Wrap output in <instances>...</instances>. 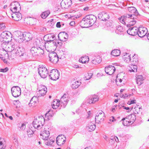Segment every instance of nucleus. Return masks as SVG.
Masks as SVG:
<instances>
[{"mask_svg": "<svg viewBox=\"0 0 149 149\" xmlns=\"http://www.w3.org/2000/svg\"><path fill=\"white\" fill-rule=\"evenodd\" d=\"M128 10L131 14H125L118 18L120 22L123 24H125L126 21L127 22V20L128 19H136V16L139 14L136 8L134 7H128Z\"/></svg>", "mask_w": 149, "mask_h": 149, "instance_id": "obj_1", "label": "nucleus"}, {"mask_svg": "<svg viewBox=\"0 0 149 149\" xmlns=\"http://www.w3.org/2000/svg\"><path fill=\"white\" fill-rule=\"evenodd\" d=\"M96 20L97 18L95 16L90 15L84 18L81 21V23L84 25L89 24L88 26H91L95 23Z\"/></svg>", "mask_w": 149, "mask_h": 149, "instance_id": "obj_2", "label": "nucleus"}, {"mask_svg": "<svg viewBox=\"0 0 149 149\" xmlns=\"http://www.w3.org/2000/svg\"><path fill=\"white\" fill-rule=\"evenodd\" d=\"M0 41L2 43H8L11 40L12 35L11 33L7 31H5L3 32L0 35Z\"/></svg>", "mask_w": 149, "mask_h": 149, "instance_id": "obj_3", "label": "nucleus"}, {"mask_svg": "<svg viewBox=\"0 0 149 149\" xmlns=\"http://www.w3.org/2000/svg\"><path fill=\"white\" fill-rule=\"evenodd\" d=\"M45 119L42 116H38V118L35 119L33 122V127L38 130L42 128Z\"/></svg>", "mask_w": 149, "mask_h": 149, "instance_id": "obj_4", "label": "nucleus"}, {"mask_svg": "<svg viewBox=\"0 0 149 149\" xmlns=\"http://www.w3.org/2000/svg\"><path fill=\"white\" fill-rule=\"evenodd\" d=\"M40 134L41 137L44 140H48L49 136V130L50 129L47 125L45 126L44 127H42Z\"/></svg>", "mask_w": 149, "mask_h": 149, "instance_id": "obj_5", "label": "nucleus"}, {"mask_svg": "<svg viewBox=\"0 0 149 149\" xmlns=\"http://www.w3.org/2000/svg\"><path fill=\"white\" fill-rule=\"evenodd\" d=\"M1 46L3 48L2 49V50L3 51H5L6 53L8 52H13V51L15 50V48L16 46L13 43V44H10L7 43L6 45V43L1 44Z\"/></svg>", "mask_w": 149, "mask_h": 149, "instance_id": "obj_6", "label": "nucleus"}, {"mask_svg": "<svg viewBox=\"0 0 149 149\" xmlns=\"http://www.w3.org/2000/svg\"><path fill=\"white\" fill-rule=\"evenodd\" d=\"M31 53L33 56L42 55L44 53L43 49L38 47H33L30 49Z\"/></svg>", "mask_w": 149, "mask_h": 149, "instance_id": "obj_7", "label": "nucleus"}, {"mask_svg": "<svg viewBox=\"0 0 149 149\" xmlns=\"http://www.w3.org/2000/svg\"><path fill=\"white\" fill-rule=\"evenodd\" d=\"M59 72L57 69H53L51 70L49 74V78L53 80H56L59 77Z\"/></svg>", "mask_w": 149, "mask_h": 149, "instance_id": "obj_8", "label": "nucleus"}, {"mask_svg": "<svg viewBox=\"0 0 149 149\" xmlns=\"http://www.w3.org/2000/svg\"><path fill=\"white\" fill-rule=\"evenodd\" d=\"M38 72L40 77L43 78H46L49 73L47 69L44 66L38 68Z\"/></svg>", "mask_w": 149, "mask_h": 149, "instance_id": "obj_9", "label": "nucleus"}, {"mask_svg": "<svg viewBox=\"0 0 149 149\" xmlns=\"http://www.w3.org/2000/svg\"><path fill=\"white\" fill-rule=\"evenodd\" d=\"M20 8L19 3L17 1L12 2L10 5V10L13 13L19 12Z\"/></svg>", "mask_w": 149, "mask_h": 149, "instance_id": "obj_10", "label": "nucleus"}, {"mask_svg": "<svg viewBox=\"0 0 149 149\" xmlns=\"http://www.w3.org/2000/svg\"><path fill=\"white\" fill-rule=\"evenodd\" d=\"M104 114L102 111H99L96 115L95 117V122L99 124L101 122L103 121L105 118Z\"/></svg>", "mask_w": 149, "mask_h": 149, "instance_id": "obj_11", "label": "nucleus"}, {"mask_svg": "<svg viewBox=\"0 0 149 149\" xmlns=\"http://www.w3.org/2000/svg\"><path fill=\"white\" fill-rule=\"evenodd\" d=\"M69 100V97L68 95L66 94H64L61 97L60 100V106L63 108L65 107L67 104Z\"/></svg>", "mask_w": 149, "mask_h": 149, "instance_id": "obj_12", "label": "nucleus"}, {"mask_svg": "<svg viewBox=\"0 0 149 149\" xmlns=\"http://www.w3.org/2000/svg\"><path fill=\"white\" fill-rule=\"evenodd\" d=\"M11 91L12 95L14 97H18L21 94V89L17 86H13L11 89Z\"/></svg>", "mask_w": 149, "mask_h": 149, "instance_id": "obj_13", "label": "nucleus"}, {"mask_svg": "<svg viewBox=\"0 0 149 149\" xmlns=\"http://www.w3.org/2000/svg\"><path fill=\"white\" fill-rule=\"evenodd\" d=\"M49 56L50 61L54 63H56L58 61V57L57 54L54 51L49 53Z\"/></svg>", "mask_w": 149, "mask_h": 149, "instance_id": "obj_14", "label": "nucleus"}, {"mask_svg": "<svg viewBox=\"0 0 149 149\" xmlns=\"http://www.w3.org/2000/svg\"><path fill=\"white\" fill-rule=\"evenodd\" d=\"M138 36L141 38L144 37L147 35L148 30L145 27L139 26L138 29Z\"/></svg>", "mask_w": 149, "mask_h": 149, "instance_id": "obj_15", "label": "nucleus"}, {"mask_svg": "<svg viewBox=\"0 0 149 149\" xmlns=\"http://www.w3.org/2000/svg\"><path fill=\"white\" fill-rule=\"evenodd\" d=\"M13 53L15 54L16 56H23L25 53V49L22 47H17L13 51Z\"/></svg>", "mask_w": 149, "mask_h": 149, "instance_id": "obj_16", "label": "nucleus"}, {"mask_svg": "<svg viewBox=\"0 0 149 149\" xmlns=\"http://www.w3.org/2000/svg\"><path fill=\"white\" fill-rule=\"evenodd\" d=\"M66 141V137L64 135H59L56 138V143L58 146H61L63 145Z\"/></svg>", "mask_w": 149, "mask_h": 149, "instance_id": "obj_17", "label": "nucleus"}, {"mask_svg": "<svg viewBox=\"0 0 149 149\" xmlns=\"http://www.w3.org/2000/svg\"><path fill=\"white\" fill-rule=\"evenodd\" d=\"M116 70L115 68L113 66L110 65L105 68V71L106 73L109 75H111L115 72Z\"/></svg>", "mask_w": 149, "mask_h": 149, "instance_id": "obj_18", "label": "nucleus"}, {"mask_svg": "<svg viewBox=\"0 0 149 149\" xmlns=\"http://www.w3.org/2000/svg\"><path fill=\"white\" fill-rule=\"evenodd\" d=\"M72 4L71 0H63L61 3V6L63 8H67Z\"/></svg>", "mask_w": 149, "mask_h": 149, "instance_id": "obj_19", "label": "nucleus"}, {"mask_svg": "<svg viewBox=\"0 0 149 149\" xmlns=\"http://www.w3.org/2000/svg\"><path fill=\"white\" fill-rule=\"evenodd\" d=\"M99 100V98L97 95H91L87 100V102L90 104H93L98 101Z\"/></svg>", "mask_w": 149, "mask_h": 149, "instance_id": "obj_20", "label": "nucleus"}, {"mask_svg": "<svg viewBox=\"0 0 149 149\" xmlns=\"http://www.w3.org/2000/svg\"><path fill=\"white\" fill-rule=\"evenodd\" d=\"M138 28L135 26L129 28L127 31V33L130 35L134 36L138 33Z\"/></svg>", "mask_w": 149, "mask_h": 149, "instance_id": "obj_21", "label": "nucleus"}, {"mask_svg": "<svg viewBox=\"0 0 149 149\" xmlns=\"http://www.w3.org/2000/svg\"><path fill=\"white\" fill-rule=\"evenodd\" d=\"M58 37L61 41L64 42L68 38V34L64 32H61L58 34Z\"/></svg>", "mask_w": 149, "mask_h": 149, "instance_id": "obj_22", "label": "nucleus"}, {"mask_svg": "<svg viewBox=\"0 0 149 149\" xmlns=\"http://www.w3.org/2000/svg\"><path fill=\"white\" fill-rule=\"evenodd\" d=\"M98 17L102 20L106 21L107 19H109V16L105 12H103L98 15Z\"/></svg>", "mask_w": 149, "mask_h": 149, "instance_id": "obj_23", "label": "nucleus"}, {"mask_svg": "<svg viewBox=\"0 0 149 149\" xmlns=\"http://www.w3.org/2000/svg\"><path fill=\"white\" fill-rule=\"evenodd\" d=\"M24 32L23 33L20 31H17L16 32V36L17 37V40H18L19 43H21L22 42L24 41Z\"/></svg>", "mask_w": 149, "mask_h": 149, "instance_id": "obj_24", "label": "nucleus"}, {"mask_svg": "<svg viewBox=\"0 0 149 149\" xmlns=\"http://www.w3.org/2000/svg\"><path fill=\"white\" fill-rule=\"evenodd\" d=\"M11 16L13 19L17 21H18L22 18V14L18 11L11 14Z\"/></svg>", "mask_w": 149, "mask_h": 149, "instance_id": "obj_25", "label": "nucleus"}, {"mask_svg": "<svg viewBox=\"0 0 149 149\" xmlns=\"http://www.w3.org/2000/svg\"><path fill=\"white\" fill-rule=\"evenodd\" d=\"M135 19H128L127 20V22L126 21L125 25L128 27H129L131 26H133L136 23V21ZM124 24L125 25V24Z\"/></svg>", "mask_w": 149, "mask_h": 149, "instance_id": "obj_26", "label": "nucleus"}, {"mask_svg": "<svg viewBox=\"0 0 149 149\" xmlns=\"http://www.w3.org/2000/svg\"><path fill=\"white\" fill-rule=\"evenodd\" d=\"M24 41L26 42H28L31 40L33 38L32 34L29 32H24Z\"/></svg>", "mask_w": 149, "mask_h": 149, "instance_id": "obj_27", "label": "nucleus"}, {"mask_svg": "<svg viewBox=\"0 0 149 149\" xmlns=\"http://www.w3.org/2000/svg\"><path fill=\"white\" fill-rule=\"evenodd\" d=\"M96 126L95 124L92 122H90L86 126V129L89 132H91L94 130Z\"/></svg>", "mask_w": 149, "mask_h": 149, "instance_id": "obj_28", "label": "nucleus"}, {"mask_svg": "<svg viewBox=\"0 0 149 149\" xmlns=\"http://www.w3.org/2000/svg\"><path fill=\"white\" fill-rule=\"evenodd\" d=\"M136 83L139 85H141L143 83V80L144 79L142 75H138L136 77Z\"/></svg>", "mask_w": 149, "mask_h": 149, "instance_id": "obj_29", "label": "nucleus"}, {"mask_svg": "<svg viewBox=\"0 0 149 149\" xmlns=\"http://www.w3.org/2000/svg\"><path fill=\"white\" fill-rule=\"evenodd\" d=\"M81 82L78 81L74 80L72 82L71 87L75 89L78 88Z\"/></svg>", "mask_w": 149, "mask_h": 149, "instance_id": "obj_30", "label": "nucleus"}, {"mask_svg": "<svg viewBox=\"0 0 149 149\" xmlns=\"http://www.w3.org/2000/svg\"><path fill=\"white\" fill-rule=\"evenodd\" d=\"M60 100H54L52 104V107L54 109L57 108L59 106H60Z\"/></svg>", "mask_w": 149, "mask_h": 149, "instance_id": "obj_31", "label": "nucleus"}, {"mask_svg": "<svg viewBox=\"0 0 149 149\" xmlns=\"http://www.w3.org/2000/svg\"><path fill=\"white\" fill-rule=\"evenodd\" d=\"M133 109H132L133 111L135 113L138 114L140 113V110L141 109L140 105L136 104V106H133Z\"/></svg>", "mask_w": 149, "mask_h": 149, "instance_id": "obj_32", "label": "nucleus"}, {"mask_svg": "<svg viewBox=\"0 0 149 149\" xmlns=\"http://www.w3.org/2000/svg\"><path fill=\"white\" fill-rule=\"evenodd\" d=\"M109 141V143L112 145L114 143L115 141L116 142L118 141V139L117 136H112L111 137Z\"/></svg>", "mask_w": 149, "mask_h": 149, "instance_id": "obj_33", "label": "nucleus"}, {"mask_svg": "<svg viewBox=\"0 0 149 149\" xmlns=\"http://www.w3.org/2000/svg\"><path fill=\"white\" fill-rule=\"evenodd\" d=\"M130 55L129 54L126 53L125 55H124L123 57V59L127 63H129L131 61V57L130 56Z\"/></svg>", "mask_w": 149, "mask_h": 149, "instance_id": "obj_34", "label": "nucleus"}, {"mask_svg": "<svg viewBox=\"0 0 149 149\" xmlns=\"http://www.w3.org/2000/svg\"><path fill=\"white\" fill-rule=\"evenodd\" d=\"M128 118L130 119V123L132 124L136 119V116L134 114H132L128 116Z\"/></svg>", "mask_w": 149, "mask_h": 149, "instance_id": "obj_35", "label": "nucleus"}, {"mask_svg": "<svg viewBox=\"0 0 149 149\" xmlns=\"http://www.w3.org/2000/svg\"><path fill=\"white\" fill-rule=\"evenodd\" d=\"M48 40L47 41L51 43V42L54 40L55 39V36L52 34H49L47 35Z\"/></svg>", "mask_w": 149, "mask_h": 149, "instance_id": "obj_36", "label": "nucleus"}, {"mask_svg": "<svg viewBox=\"0 0 149 149\" xmlns=\"http://www.w3.org/2000/svg\"><path fill=\"white\" fill-rule=\"evenodd\" d=\"M120 53V50L118 49H114L112 51L111 54L114 56H118Z\"/></svg>", "mask_w": 149, "mask_h": 149, "instance_id": "obj_37", "label": "nucleus"}, {"mask_svg": "<svg viewBox=\"0 0 149 149\" xmlns=\"http://www.w3.org/2000/svg\"><path fill=\"white\" fill-rule=\"evenodd\" d=\"M101 61V59L100 56H98L97 57L92 60V62L93 64H96L97 63H99Z\"/></svg>", "mask_w": 149, "mask_h": 149, "instance_id": "obj_38", "label": "nucleus"}, {"mask_svg": "<svg viewBox=\"0 0 149 149\" xmlns=\"http://www.w3.org/2000/svg\"><path fill=\"white\" fill-rule=\"evenodd\" d=\"M50 13V12L49 10H47L41 14V16L42 18L43 19H45L49 14Z\"/></svg>", "mask_w": 149, "mask_h": 149, "instance_id": "obj_39", "label": "nucleus"}, {"mask_svg": "<svg viewBox=\"0 0 149 149\" xmlns=\"http://www.w3.org/2000/svg\"><path fill=\"white\" fill-rule=\"evenodd\" d=\"M26 127L25 124L23 123H20L18 124V129L19 130H24Z\"/></svg>", "mask_w": 149, "mask_h": 149, "instance_id": "obj_40", "label": "nucleus"}, {"mask_svg": "<svg viewBox=\"0 0 149 149\" xmlns=\"http://www.w3.org/2000/svg\"><path fill=\"white\" fill-rule=\"evenodd\" d=\"M124 30L125 29L123 28V27L119 26L117 27L116 32L117 33L119 34V33L123 32Z\"/></svg>", "mask_w": 149, "mask_h": 149, "instance_id": "obj_41", "label": "nucleus"}, {"mask_svg": "<svg viewBox=\"0 0 149 149\" xmlns=\"http://www.w3.org/2000/svg\"><path fill=\"white\" fill-rule=\"evenodd\" d=\"M132 67L131 68V70H130L129 71L130 72H136L137 71V66L136 65H131Z\"/></svg>", "mask_w": 149, "mask_h": 149, "instance_id": "obj_42", "label": "nucleus"}, {"mask_svg": "<svg viewBox=\"0 0 149 149\" xmlns=\"http://www.w3.org/2000/svg\"><path fill=\"white\" fill-rule=\"evenodd\" d=\"M93 74L92 73H88L84 78V79L86 80L90 79L92 77Z\"/></svg>", "mask_w": 149, "mask_h": 149, "instance_id": "obj_43", "label": "nucleus"}, {"mask_svg": "<svg viewBox=\"0 0 149 149\" xmlns=\"http://www.w3.org/2000/svg\"><path fill=\"white\" fill-rule=\"evenodd\" d=\"M54 142V140L53 139L49 140L46 142L45 144L47 146L52 145L53 143Z\"/></svg>", "mask_w": 149, "mask_h": 149, "instance_id": "obj_44", "label": "nucleus"}, {"mask_svg": "<svg viewBox=\"0 0 149 149\" xmlns=\"http://www.w3.org/2000/svg\"><path fill=\"white\" fill-rule=\"evenodd\" d=\"M132 63H131V65H136L138 62V60L136 58H133V61H132Z\"/></svg>", "mask_w": 149, "mask_h": 149, "instance_id": "obj_45", "label": "nucleus"}, {"mask_svg": "<svg viewBox=\"0 0 149 149\" xmlns=\"http://www.w3.org/2000/svg\"><path fill=\"white\" fill-rule=\"evenodd\" d=\"M39 93L40 94L41 96H44L45 95L46 93L47 92V90H39Z\"/></svg>", "mask_w": 149, "mask_h": 149, "instance_id": "obj_46", "label": "nucleus"}, {"mask_svg": "<svg viewBox=\"0 0 149 149\" xmlns=\"http://www.w3.org/2000/svg\"><path fill=\"white\" fill-rule=\"evenodd\" d=\"M121 120L123 121V124L124 125L128 126L129 125L131 124L130 123L128 122H127V121L126 120H122V119Z\"/></svg>", "mask_w": 149, "mask_h": 149, "instance_id": "obj_47", "label": "nucleus"}, {"mask_svg": "<svg viewBox=\"0 0 149 149\" xmlns=\"http://www.w3.org/2000/svg\"><path fill=\"white\" fill-rule=\"evenodd\" d=\"M39 90H47V88L44 85H41L40 86V87H39Z\"/></svg>", "mask_w": 149, "mask_h": 149, "instance_id": "obj_48", "label": "nucleus"}, {"mask_svg": "<svg viewBox=\"0 0 149 149\" xmlns=\"http://www.w3.org/2000/svg\"><path fill=\"white\" fill-rule=\"evenodd\" d=\"M120 107H121V108L122 107L123 108V109H126L127 110H128L127 112H129L132 109H133V107H126L124 106H120Z\"/></svg>", "mask_w": 149, "mask_h": 149, "instance_id": "obj_49", "label": "nucleus"}, {"mask_svg": "<svg viewBox=\"0 0 149 149\" xmlns=\"http://www.w3.org/2000/svg\"><path fill=\"white\" fill-rule=\"evenodd\" d=\"M118 107L119 109L121 108V107H120V106L119 105L118 106V105H114L112 107L111 110L112 111L114 112L115 111V108L117 109V108Z\"/></svg>", "mask_w": 149, "mask_h": 149, "instance_id": "obj_50", "label": "nucleus"}, {"mask_svg": "<svg viewBox=\"0 0 149 149\" xmlns=\"http://www.w3.org/2000/svg\"><path fill=\"white\" fill-rule=\"evenodd\" d=\"M27 134L29 136V135H32L34 134V132L33 131H32L30 129L29 130L27 131Z\"/></svg>", "mask_w": 149, "mask_h": 149, "instance_id": "obj_51", "label": "nucleus"}, {"mask_svg": "<svg viewBox=\"0 0 149 149\" xmlns=\"http://www.w3.org/2000/svg\"><path fill=\"white\" fill-rule=\"evenodd\" d=\"M8 70V68L6 67L3 69H0V72H7Z\"/></svg>", "mask_w": 149, "mask_h": 149, "instance_id": "obj_52", "label": "nucleus"}, {"mask_svg": "<svg viewBox=\"0 0 149 149\" xmlns=\"http://www.w3.org/2000/svg\"><path fill=\"white\" fill-rule=\"evenodd\" d=\"M5 28V26L4 24H0V30H2L4 29Z\"/></svg>", "mask_w": 149, "mask_h": 149, "instance_id": "obj_53", "label": "nucleus"}, {"mask_svg": "<svg viewBox=\"0 0 149 149\" xmlns=\"http://www.w3.org/2000/svg\"><path fill=\"white\" fill-rule=\"evenodd\" d=\"M12 139L13 140L15 141L14 143L15 144L16 143L17 144H18V141H17V138L15 136H14L13 137Z\"/></svg>", "mask_w": 149, "mask_h": 149, "instance_id": "obj_54", "label": "nucleus"}, {"mask_svg": "<svg viewBox=\"0 0 149 149\" xmlns=\"http://www.w3.org/2000/svg\"><path fill=\"white\" fill-rule=\"evenodd\" d=\"M32 101L35 102L36 100H38V98L36 96H34L31 99Z\"/></svg>", "mask_w": 149, "mask_h": 149, "instance_id": "obj_55", "label": "nucleus"}, {"mask_svg": "<svg viewBox=\"0 0 149 149\" xmlns=\"http://www.w3.org/2000/svg\"><path fill=\"white\" fill-rule=\"evenodd\" d=\"M118 75L119 74H118L117 77L116 79V83H117V82H118V81H119L120 83L122 81V80L121 79L118 78Z\"/></svg>", "mask_w": 149, "mask_h": 149, "instance_id": "obj_56", "label": "nucleus"}, {"mask_svg": "<svg viewBox=\"0 0 149 149\" xmlns=\"http://www.w3.org/2000/svg\"><path fill=\"white\" fill-rule=\"evenodd\" d=\"M79 61L80 62H81L83 63H85L87 61H86L84 60L83 59H82V58H81V59H80L79 60Z\"/></svg>", "mask_w": 149, "mask_h": 149, "instance_id": "obj_57", "label": "nucleus"}, {"mask_svg": "<svg viewBox=\"0 0 149 149\" xmlns=\"http://www.w3.org/2000/svg\"><path fill=\"white\" fill-rule=\"evenodd\" d=\"M57 41L56 40L55 41L53 40L51 42V43H52L55 46H57Z\"/></svg>", "mask_w": 149, "mask_h": 149, "instance_id": "obj_58", "label": "nucleus"}, {"mask_svg": "<svg viewBox=\"0 0 149 149\" xmlns=\"http://www.w3.org/2000/svg\"><path fill=\"white\" fill-rule=\"evenodd\" d=\"M129 120L130 119L128 118V116L126 117L125 118H124L122 119V120H126L128 122L130 123V120Z\"/></svg>", "mask_w": 149, "mask_h": 149, "instance_id": "obj_59", "label": "nucleus"}, {"mask_svg": "<svg viewBox=\"0 0 149 149\" xmlns=\"http://www.w3.org/2000/svg\"><path fill=\"white\" fill-rule=\"evenodd\" d=\"M34 101H32V100H31L30 103L29 104V105L30 107H32V104H34Z\"/></svg>", "mask_w": 149, "mask_h": 149, "instance_id": "obj_60", "label": "nucleus"}, {"mask_svg": "<svg viewBox=\"0 0 149 149\" xmlns=\"http://www.w3.org/2000/svg\"><path fill=\"white\" fill-rule=\"evenodd\" d=\"M61 25L60 22H58L56 24V26L58 28H60L61 27Z\"/></svg>", "mask_w": 149, "mask_h": 149, "instance_id": "obj_61", "label": "nucleus"}, {"mask_svg": "<svg viewBox=\"0 0 149 149\" xmlns=\"http://www.w3.org/2000/svg\"><path fill=\"white\" fill-rule=\"evenodd\" d=\"M3 146V145L2 142L0 141V149H2Z\"/></svg>", "mask_w": 149, "mask_h": 149, "instance_id": "obj_62", "label": "nucleus"}, {"mask_svg": "<svg viewBox=\"0 0 149 149\" xmlns=\"http://www.w3.org/2000/svg\"><path fill=\"white\" fill-rule=\"evenodd\" d=\"M75 24V22L74 21L71 22L70 23V26H74Z\"/></svg>", "mask_w": 149, "mask_h": 149, "instance_id": "obj_63", "label": "nucleus"}, {"mask_svg": "<svg viewBox=\"0 0 149 149\" xmlns=\"http://www.w3.org/2000/svg\"><path fill=\"white\" fill-rule=\"evenodd\" d=\"M104 138L107 141H109V139L108 137L106 135H105L104 137Z\"/></svg>", "mask_w": 149, "mask_h": 149, "instance_id": "obj_64", "label": "nucleus"}]
</instances>
